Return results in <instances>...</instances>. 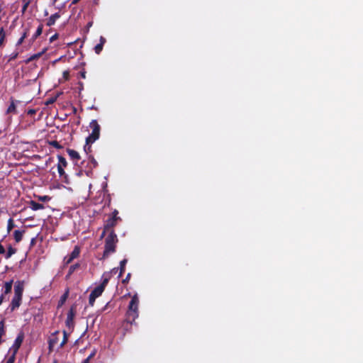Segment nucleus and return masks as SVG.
<instances>
[{"mask_svg":"<svg viewBox=\"0 0 363 363\" xmlns=\"http://www.w3.org/2000/svg\"><path fill=\"white\" fill-rule=\"evenodd\" d=\"M16 249L13 248L11 245L8 247L7 252L5 255L6 259L10 258L16 252Z\"/></svg>","mask_w":363,"mask_h":363,"instance_id":"obj_23","label":"nucleus"},{"mask_svg":"<svg viewBox=\"0 0 363 363\" xmlns=\"http://www.w3.org/2000/svg\"><path fill=\"white\" fill-rule=\"evenodd\" d=\"M38 199L41 201H48L50 199L48 196H39Z\"/></svg>","mask_w":363,"mask_h":363,"instance_id":"obj_38","label":"nucleus"},{"mask_svg":"<svg viewBox=\"0 0 363 363\" xmlns=\"http://www.w3.org/2000/svg\"><path fill=\"white\" fill-rule=\"evenodd\" d=\"M35 242V238H33L31 240V244L33 245Z\"/></svg>","mask_w":363,"mask_h":363,"instance_id":"obj_52","label":"nucleus"},{"mask_svg":"<svg viewBox=\"0 0 363 363\" xmlns=\"http://www.w3.org/2000/svg\"><path fill=\"white\" fill-rule=\"evenodd\" d=\"M27 113H28V115H30V116L35 115L36 113V110L35 109H29V110H28Z\"/></svg>","mask_w":363,"mask_h":363,"instance_id":"obj_41","label":"nucleus"},{"mask_svg":"<svg viewBox=\"0 0 363 363\" xmlns=\"http://www.w3.org/2000/svg\"><path fill=\"white\" fill-rule=\"evenodd\" d=\"M80 0H72V4H77Z\"/></svg>","mask_w":363,"mask_h":363,"instance_id":"obj_51","label":"nucleus"},{"mask_svg":"<svg viewBox=\"0 0 363 363\" xmlns=\"http://www.w3.org/2000/svg\"><path fill=\"white\" fill-rule=\"evenodd\" d=\"M79 267V264H78V263L71 265L69 269V272H68L67 277H69Z\"/></svg>","mask_w":363,"mask_h":363,"instance_id":"obj_29","label":"nucleus"},{"mask_svg":"<svg viewBox=\"0 0 363 363\" xmlns=\"http://www.w3.org/2000/svg\"><path fill=\"white\" fill-rule=\"evenodd\" d=\"M80 76L82 78L85 79L86 78V72L85 71L80 72Z\"/></svg>","mask_w":363,"mask_h":363,"instance_id":"obj_48","label":"nucleus"},{"mask_svg":"<svg viewBox=\"0 0 363 363\" xmlns=\"http://www.w3.org/2000/svg\"><path fill=\"white\" fill-rule=\"evenodd\" d=\"M68 337L69 334L65 330H63V339L61 343L60 344V348H62L65 346V345L67 342Z\"/></svg>","mask_w":363,"mask_h":363,"instance_id":"obj_25","label":"nucleus"},{"mask_svg":"<svg viewBox=\"0 0 363 363\" xmlns=\"http://www.w3.org/2000/svg\"><path fill=\"white\" fill-rule=\"evenodd\" d=\"M127 262H128L127 259H123V260L121 261L119 277H121L123 275V274L124 273L125 269V265H126Z\"/></svg>","mask_w":363,"mask_h":363,"instance_id":"obj_24","label":"nucleus"},{"mask_svg":"<svg viewBox=\"0 0 363 363\" xmlns=\"http://www.w3.org/2000/svg\"><path fill=\"white\" fill-rule=\"evenodd\" d=\"M106 42V38L103 36H101L100 39H99V43H98L94 47V51L97 55H99L101 53Z\"/></svg>","mask_w":363,"mask_h":363,"instance_id":"obj_12","label":"nucleus"},{"mask_svg":"<svg viewBox=\"0 0 363 363\" xmlns=\"http://www.w3.org/2000/svg\"><path fill=\"white\" fill-rule=\"evenodd\" d=\"M57 98H50L49 99L47 102H46V104L47 105H49V104H53L55 101H56Z\"/></svg>","mask_w":363,"mask_h":363,"instance_id":"obj_40","label":"nucleus"},{"mask_svg":"<svg viewBox=\"0 0 363 363\" xmlns=\"http://www.w3.org/2000/svg\"><path fill=\"white\" fill-rule=\"evenodd\" d=\"M57 158H58L57 167H60V166L62 168L66 167L67 165V162L66 161V159L63 156H62V155H58Z\"/></svg>","mask_w":363,"mask_h":363,"instance_id":"obj_22","label":"nucleus"},{"mask_svg":"<svg viewBox=\"0 0 363 363\" xmlns=\"http://www.w3.org/2000/svg\"><path fill=\"white\" fill-rule=\"evenodd\" d=\"M59 334V331H56L52 335V337L49 340V350L51 352L52 350L53 347L58 342V338L56 337V335Z\"/></svg>","mask_w":363,"mask_h":363,"instance_id":"obj_15","label":"nucleus"},{"mask_svg":"<svg viewBox=\"0 0 363 363\" xmlns=\"http://www.w3.org/2000/svg\"><path fill=\"white\" fill-rule=\"evenodd\" d=\"M117 242V235L114 230H111L105 240L104 251L103 254L104 259L108 257L111 253H113L116 251Z\"/></svg>","mask_w":363,"mask_h":363,"instance_id":"obj_2","label":"nucleus"},{"mask_svg":"<svg viewBox=\"0 0 363 363\" xmlns=\"http://www.w3.org/2000/svg\"><path fill=\"white\" fill-rule=\"evenodd\" d=\"M60 18V14L59 12H57L50 16V17L47 20L46 25L48 26H53L56 21Z\"/></svg>","mask_w":363,"mask_h":363,"instance_id":"obj_14","label":"nucleus"},{"mask_svg":"<svg viewBox=\"0 0 363 363\" xmlns=\"http://www.w3.org/2000/svg\"><path fill=\"white\" fill-rule=\"evenodd\" d=\"M15 225H14V221L13 220V218H9L8 220V223H7V232L8 233H9L11 232V230L14 228Z\"/></svg>","mask_w":363,"mask_h":363,"instance_id":"obj_28","label":"nucleus"},{"mask_svg":"<svg viewBox=\"0 0 363 363\" xmlns=\"http://www.w3.org/2000/svg\"><path fill=\"white\" fill-rule=\"evenodd\" d=\"M38 363H39V362Z\"/></svg>","mask_w":363,"mask_h":363,"instance_id":"obj_57","label":"nucleus"},{"mask_svg":"<svg viewBox=\"0 0 363 363\" xmlns=\"http://www.w3.org/2000/svg\"><path fill=\"white\" fill-rule=\"evenodd\" d=\"M15 359L16 354L15 352H13V354L8 358V359L6 360V363H14Z\"/></svg>","mask_w":363,"mask_h":363,"instance_id":"obj_34","label":"nucleus"},{"mask_svg":"<svg viewBox=\"0 0 363 363\" xmlns=\"http://www.w3.org/2000/svg\"><path fill=\"white\" fill-rule=\"evenodd\" d=\"M90 359L86 358L82 363H90Z\"/></svg>","mask_w":363,"mask_h":363,"instance_id":"obj_50","label":"nucleus"},{"mask_svg":"<svg viewBox=\"0 0 363 363\" xmlns=\"http://www.w3.org/2000/svg\"><path fill=\"white\" fill-rule=\"evenodd\" d=\"M89 160H90V162H91V164H92V167L91 168H95V167H97L98 163L96 161V160L94 159L93 155H89Z\"/></svg>","mask_w":363,"mask_h":363,"instance_id":"obj_31","label":"nucleus"},{"mask_svg":"<svg viewBox=\"0 0 363 363\" xmlns=\"http://www.w3.org/2000/svg\"><path fill=\"white\" fill-rule=\"evenodd\" d=\"M24 281H16L14 284V295L23 297Z\"/></svg>","mask_w":363,"mask_h":363,"instance_id":"obj_6","label":"nucleus"},{"mask_svg":"<svg viewBox=\"0 0 363 363\" xmlns=\"http://www.w3.org/2000/svg\"><path fill=\"white\" fill-rule=\"evenodd\" d=\"M43 29V25L40 24L38 26V27L37 28L35 33H34V35L32 36L31 39L30 40V41L31 43H33L37 39V38L39 37L42 34Z\"/></svg>","mask_w":363,"mask_h":363,"instance_id":"obj_19","label":"nucleus"},{"mask_svg":"<svg viewBox=\"0 0 363 363\" xmlns=\"http://www.w3.org/2000/svg\"><path fill=\"white\" fill-rule=\"evenodd\" d=\"M5 249L4 247L0 243V254H4Z\"/></svg>","mask_w":363,"mask_h":363,"instance_id":"obj_46","label":"nucleus"},{"mask_svg":"<svg viewBox=\"0 0 363 363\" xmlns=\"http://www.w3.org/2000/svg\"><path fill=\"white\" fill-rule=\"evenodd\" d=\"M6 33L3 28L0 29V47L4 45Z\"/></svg>","mask_w":363,"mask_h":363,"instance_id":"obj_27","label":"nucleus"},{"mask_svg":"<svg viewBox=\"0 0 363 363\" xmlns=\"http://www.w3.org/2000/svg\"><path fill=\"white\" fill-rule=\"evenodd\" d=\"M53 363H57V360H54Z\"/></svg>","mask_w":363,"mask_h":363,"instance_id":"obj_54","label":"nucleus"},{"mask_svg":"<svg viewBox=\"0 0 363 363\" xmlns=\"http://www.w3.org/2000/svg\"><path fill=\"white\" fill-rule=\"evenodd\" d=\"M96 297H94V296H92L91 294L89 295V303L91 306H93L94 304V302H95V300H96Z\"/></svg>","mask_w":363,"mask_h":363,"instance_id":"obj_35","label":"nucleus"},{"mask_svg":"<svg viewBox=\"0 0 363 363\" xmlns=\"http://www.w3.org/2000/svg\"><path fill=\"white\" fill-rule=\"evenodd\" d=\"M75 315V311L73 307L70 308L67 313V319H66V325L68 328H71L74 326V318Z\"/></svg>","mask_w":363,"mask_h":363,"instance_id":"obj_9","label":"nucleus"},{"mask_svg":"<svg viewBox=\"0 0 363 363\" xmlns=\"http://www.w3.org/2000/svg\"><path fill=\"white\" fill-rule=\"evenodd\" d=\"M29 3H30L29 1H26L23 4V6H22V13H24L26 11V9H28V6L29 5Z\"/></svg>","mask_w":363,"mask_h":363,"instance_id":"obj_39","label":"nucleus"},{"mask_svg":"<svg viewBox=\"0 0 363 363\" xmlns=\"http://www.w3.org/2000/svg\"><path fill=\"white\" fill-rule=\"evenodd\" d=\"M56 1H57V0H52V3H53V4H55V3H56Z\"/></svg>","mask_w":363,"mask_h":363,"instance_id":"obj_53","label":"nucleus"},{"mask_svg":"<svg viewBox=\"0 0 363 363\" xmlns=\"http://www.w3.org/2000/svg\"><path fill=\"white\" fill-rule=\"evenodd\" d=\"M45 51H46V49H44L42 52L32 55L30 57H29L28 59H26L25 60V63L28 64L33 60H36L39 59L43 55V54L45 53Z\"/></svg>","mask_w":363,"mask_h":363,"instance_id":"obj_16","label":"nucleus"},{"mask_svg":"<svg viewBox=\"0 0 363 363\" xmlns=\"http://www.w3.org/2000/svg\"><path fill=\"white\" fill-rule=\"evenodd\" d=\"M57 38H58V34L55 33V35H53L52 36L50 37V41L53 42L54 40L57 39Z\"/></svg>","mask_w":363,"mask_h":363,"instance_id":"obj_44","label":"nucleus"},{"mask_svg":"<svg viewBox=\"0 0 363 363\" xmlns=\"http://www.w3.org/2000/svg\"><path fill=\"white\" fill-rule=\"evenodd\" d=\"M139 298L137 294L132 298L128 305V309L125 314V321L127 324L132 325L138 317Z\"/></svg>","mask_w":363,"mask_h":363,"instance_id":"obj_1","label":"nucleus"},{"mask_svg":"<svg viewBox=\"0 0 363 363\" xmlns=\"http://www.w3.org/2000/svg\"><path fill=\"white\" fill-rule=\"evenodd\" d=\"M108 233V234L110 233V231L107 229H106L104 227V230H103V232L101 233V238H104L105 236V235Z\"/></svg>","mask_w":363,"mask_h":363,"instance_id":"obj_43","label":"nucleus"},{"mask_svg":"<svg viewBox=\"0 0 363 363\" xmlns=\"http://www.w3.org/2000/svg\"><path fill=\"white\" fill-rule=\"evenodd\" d=\"M24 233H25V230H16L13 232L14 240L16 242H20L22 240L23 235Z\"/></svg>","mask_w":363,"mask_h":363,"instance_id":"obj_20","label":"nucleus"},{"mask_svg":"<svg viewBox=\"0 0 363 363\" xmlns=\"http://www.w3.org/2000/svg\"><path fill=\"white\" fill-rule=\"evenodd\" d=\"M21 296L14 295L9 306L11 311H13L14 310L18 308L21 306Z\"/></svg>","mask_w":363,"mask_h":363,"instance_id":"obj_7","label":"nucleus"},{"mask_svg":"<svg viewBox=\"0 0 363 363\" xmlns=\"http://www.w3.org/2000/svg\"><path fill=\"white\" fill-rule=\"evenodd\" d=\"M108 278H104L102 282L99 286L95 287L90 294H91L96 298L99 297L102 294L106 285L108 284Z\"/></svg>","mask_w":363,"mask_h":363,"instance_id":"obj_4","label":"nucleus"},{"mask_svg":"<svg viewBox=\"0 0 363 363\" xmlns=\"http://www.w3.org/2000/svg\"><path fill=\"white\" fill-rule=\"evenodd\" d=\"M29 206L33 211L41 210L45 208L43 204L37 203L36 201L33 200L30 201Z\"/></svg>","mask_w":363,"mask_h":363,"instance_id":"obj_18","label":"nucleus"},{"mask_svg":"<svg viewBox=\"0 0 363 363\" xmlns=\"http://www.w3.org/2000/svg\"><path fill=\"white\" fill-rule=\"evenodd\" d=\"M19 101H15L12 98L11 99V104L6 111V114L16 115L18 113L16 103H19Z\"/></svg>","mask_w":363,"mask_h":363,"instance_id":"obj_8","label":"nucleus"},{"mask_svg":"<svg viewBox=\"0 0 363 363\" xmlns=\"http://www.w3.org/2000/svg\"><path fill=\"white\" fill-rule=\"evenodd\" d=\"M80 254V248L78 246H75L72 252L68 256L65 257L64 262L65 264H69L72 262L73 259L78 257Z\"/></svg>","mask_w":363,"mask_h":363,"instance_id":"obj_5","label":"nucleus"},{"mask_svg":"<svg viewBox=\"0 0 363 363\" xmlns=\"http://www.w3.org/2000/svg\"><path fill=\"white\" fill-rule=\"evenodd\" d=\"M89 127L91 129V133L86 138L87 143H94L99 138L101 127L96 120H92L89 123Z\"/></svg>","mask_w":363,"mask_h":363,"instance_id":"obj_3","label":"nucleus"},{"mask_svg":"<svg viewBox=\"0 0 363 363\" xmlns=\"http://www.w3.org/2000/svg\"><path fill=\"white\" fill-rule=\"evenodd\" d=\"M12 285H13V280H11L9 281H6L4 284V294H4V296L11 293V289H12Z\"/></svg>","mask_w":363,"mask_h":363,"instance_id":"obj_21","label":"nucleus"},{"mask_svg":"<svg viewBox=\"0 0 363 363\" xmlns=\"http://www.w3.org/2000/svg\"><path fill=\"white\" fill-rule=\"evenodd\" d=\"M67 297V292L62 296V297H61L62 303H63L66 300Z\"/></svg>","mask_w":363,"mask_h":363,"instance_id":"obj_45","label":"nucleus"},{"mask_svg":"<svg viewBox=\"0 0 363 363\" xmlns=\"http://www.w3.org/2000/svg\"><path fill=\"white\" fill-rule=\"evenodd\" d=\"M4 299V294H1L0 296V305L2 303Z\"/></svg>","mask_w":363,"mask_h":363,"instance_id":"obj_49","label":"nucleus"},{"mask_svg":"<svg viewBox=\"0 0 363 363\" xmlns=\"http://www.w3.org/2000/svg\"><path fill=\"white\" fill-rule=\"evenodd\" d=\"M125 322H126V321L125 320ZM125 323H123V326H125Z\"/></svg>","mask_w":363,"mask_h":363,"instance_id":"obj_55","label":"nucleus"},{"mask_svg":"<svg viewBox=\"0 0 363 363\" xmlns=\"http://www.w3.org/2000/svg\"><path fill=\"white\" fill-rule=\"evenodd\" d=\"M118 221L117 218H113L109 216V218L106 220L104 227L111 232V230H113V228L117 225Z\"/></svg>","mask_w":363,"mask_h":363,"instance_id":"obj_11","label":"nucleus"},{"mask_svg":"<svg viewBox=\"0 0 363 363\" xmlns=\"http://www.w3.org/2000/svg\"><path fill=\"white\" fill-rule=\"evenodd\" d=\"M118 211L116 209H115L111 214L110 217L113 218H117L118 220H121V218L119 216H118Z\"/></svg>","mask_w":363,"mask_h":363,"instance_id":"obj_32","label":"nucleus"},{"mask_svg":"<svg viewBox=\"0 0 363 363\" xmlns=\"http://www.w3.org/2000/svg\"><path fill=\"white\" fill-rule=\"evenodd\" d=\"M57 171H58L59 175L60 177L65 175V172L64 170V168H62L60 166L57 167Z\"/></svg>","mask_w":363,"mask_h":363,"instance_id":"obj_36","label":"nucleus"},{"mask_svg":"<svg viewBox=\"0 0 363 363\" xmlns=\"http://www.w3.org/2000/svg\"><path fill=\"white\" fill-rule=\"evenodd\" d=\"M93 143H87V138H86V144L84 147V152L89 155V154L91 152V144Z\"/></svg>","mask_w":363,"mask_h":363,"instance_id":"obj_26","label":"nucleus"},{"mask_svg":"<svg viewBox=\"0 0 363 363\" xmlns=\"http://www.w3.org/2000/svg\"><path fill=\"white\" fill-rule=\"evenodd\" d=\"M49 144H50V145H51L53 147H55L56 149H62V146L57 140L50 141Z\"/></svg>","mask_w":363,"mask_h":363,"instance_id":"obj_30","label":"nucleus"},{"mask_svg":"<svg viewBox=\"0 0 363 363\" xmlns=\"http://www.w3.org/2000/svg\"><path fill=\"white\" fill-rule=\"evenodd\" d=\"M67 152L70 157L74 162H77L80 160V155L78 152L72 149H67Z\"/></svg>","mask_w":363,"mask_h":363,"instance_id":"obj_13","label":"nucleus"},{"mask_svg":"<svg viewBox=\"0 0 363 363\" xmlns=\"http://www.w3.org/2000/svg\"><path fill=\"white\" fill-rule=\"evenodd\" d=\"M18 56V52H12L10 56H9V62H11L12 60H16Z\"/></svg>","mask_w":363,"mask_h":363,"instance_id":"obj_33","label":"nucleus"},{"mask_svg":"<svg viewBox=\"0 0 363 363\" xmlns=\"http://www.w3.org/2000/svg\"><path fill=\"white\" fill-rule=\"evenodd\" d=\"M130 276H131L130 273H128L127 274L125 279L123 280V283H125V282L128 281L129 280Z\"/></svg>","mask_w":363,"mask_h":363,"instance_id":"obj_47","label":"nucleus"},{"mask_svg":"<svg viewBox=\"0 0 363 363\" xmlns=\"http://www.w3.org/2000/svg\"><path fill=\"white\" fill-rule=\"evenodd\" d=\"M125 322H126V321L125 320ZM125 323H123V326H125Z\"/></svg>","mask_w":363,"mask_h":363,"instance_id":"obj_56","label":"nucleus"},{"mask_svg":"<svg viewBox=\"0 0 363 363\" xmlns=\"http://www.w3.org/2000/svg\"><path fill=\"white\" fill-rule=\"evenodd\" d=\"M23 339H24V335L23 333H20L18 336L16 337L15 341H14V343L13 345V348L14 350L13 352H15V354H16L17 351L18 350V349L20 348L23 341Z\"/></svg>","mask_w":363,"mask_h":363,"instance_id":"obj_10","label":"nucleus"},{"mask_svg":"<svg viewBox=\"0 0 363 363\" xmlns=\"http://www.w3.org/2000/svg\"><path fill=\"white\" fill-rule=\"evenodd\" d=\"M63 78L65 79V80H68L69 78V72L67 71V70H65L63 72Z\"/></svg>","mask_w":363,"mask_h":363,"instance_id":"obj_37","label":"nucleus"},{"mask_svg":"<svg viewBox=\"0 0 363 363\" xmlns=\"http://www.w3.org/2000/svg\"><path fill=\"white\" fill-rule=\"evenodd\" d=\"M29 32H30L29 26L24 28L23 33L22 34L21 37L18 39V40L16 43L17 46H18L23 43L25 38H26L27 36L29 35Z\"/></svg>","mask_w":363,"mask_h":363,"instance_id":"obj_17","label":"nucleus"},{"mask_svg":"<svg viewBox=\"0 0 363 363\" xmlns=\"http://www.w3.org/2000/svg\"><path fill=\"white\" fill-rule=\"evenodd\" d=\"M95 354H96V350H94V351H92L91 352V354L86 358L91 360L92 358L94 357Z\"/></svg>","mask_w":363,"mask_h":363,"instance_id":"obj_42","label":"nucleus"}]
</instances>
